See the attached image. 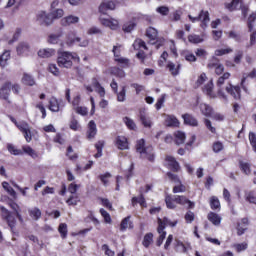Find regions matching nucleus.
I'll return each mask as SVG.
<instances>
[{"label":"nucleus","instance_id":"obj_38","mask_svg":"<svg viewBox=\"0 0 256 256\" xmlns=\"http://www.w3.org/2000/svg\"><path fill=\"white\" fill-rule=\"evenodd\" d=\"M188 41L197 45L198 43H203V38L199 35L192 34L188 36Z\"/></svg>","mask_w":256,"mask_h":256},{"label":"nucleus","instance_id":"obj_27","mask_svg":"<svg viewBox=\"0 0 256 256\" xmlns=\"http://www.w3.org/2000/svg\"><path fill=\"white\" fill-rule=\"evenodd\" d=\"M8 59H11V52L5 51L1 56H0V67L2 69H5L7 67V61Z\"/></svg>","mask_w":256,"mask_h":256},{"label":"nucleus","instance_id":"obj_22","mask_svg":"<svg viewBox=\"0 0 256 256\" xmlns=\"http://www.w3.org/2000/svg\"><path fill=\"white\" fill-rule=\"evenodd\" d=\"M29 49V43L20 42L16 48L17 55H23V53H28Z\"/></svg>","mask_w":256,"mask_h":256},{"label":"nucleus","instance_id":"obj_55","mask_svg":"<svg viewBox=\"0 0 256 256\" xmlns=\"http://www.w3.org/2000/svg\"><path fill=\"white\" fill-rule=\"evenodd\" d=\"M240 168L246 175H249V173H251V167L249 166V163L240 161Z\"/></svg>","mask_w":256,"mask_h":256},{"label":"nucleus","instance_id":"obj_29","mask_svg":"<svg viewBox=\"0 0 256 256\" xmlns=\"http://www.w3.org/2000/svg\"><path fill=\"white\" fill-rule=\"evenodd\" d=\"M157 29L153 28V27H149L146 30V37H148V39H150V41H155V39H157Z\"/></svg>","mask_w":256,"mask_h":256},{"label":"nucleus","instance_id":"obj_44","mask_svg":"<svg viewBox=\"0 0 256 256\" xmlns=\"http://www.w3.org/2000/svg\"><path fill=\"white\" fill-rule=\"evenodd\" d=\"M173 201H175V200H173V197H171L169 195L166 196L165 203H166V207L168 209H176L177 208V205H175V203H173Z\"/></svg>","mask_w":256,"mask_h":256},{"label":"nucleus","instance_id":"obj_24","mask_svg":"<svg viewBox=\"0 0 256 256\" xmlns=\"http://www.w3.org/2000/svg\"><path fill=\"white\" fill-rule=\"evenodd\" d=\"M107 9H110L111 11H113V9H115V2L113 1H109L107 3H102L99 6V11L100 13L105 14V12L107 11Z\"/></svg>","mask_w":256,"mask_h":256},{"label":"nucleus","instance_id":"obj_31","mask_svg":"<svg viewBox=\"0 0 256 256\" xmlns=\"http://www.w3.org/2000/svg\"><path fill=\"white\" fill-rule=\"evenodd\" d=\"M22 149L24 153L32 157V159H37V157H39V154H37V152L33 150V148H31L30 146H23Z\"/></svg>","mask_w":256,"mask_h":256},{"label":"nucleus","instance_id":"obj_42","mask_svg":"<svg viewBox=\"0 0 256 256\" xmlns=\"http://www.w3.org/2000/svg\"><path fill=\"white\" fill-rule=\"evenodd\" d=\"M7 149L11 155H23V152L17 148L13 144H7Z\"/></svg>","mask_w":256,"mask_h":256},{"label":"nucleus","instance_id":"obj_37","mask_svg":"<svg viewBox=\"0 0 256 256\" xmlns=\"http://www.w3.org/2000/svg\"><path fill=\"white\" fill-rule=\"evenodd\" d=\"M123 122L125 123V125L128 127V129H131L132 131H134V129L137 128V125L135 124V122L133 121V119L129 118V117H124L123 118Z\"/></svg>","mask_w":256,"mask_h":256},{"label":"nucleus","instance_id":"obj_17","mask_svg":"<svg viewBox=\"0 0 256 256\" xmlns=\"http://www.w3.org/2000/svg\"><path fill=\"white\" fill-rule=\"evenodd\" d=\"M165 125L166 127H179V120L174 115H167Z\"/></svg>","mask_w":256,"mask_h":256},{"label":"nucleus","instance_id":"obj_6","mask_svg":"<svg viewBox=\"0 0 256 256\" xmlns=\"http://www.w3.org/2000/svg\"><path fill=\"white\" fill-rule=\"evenodd\" d=\"M37 21L39 25L49 27V25H53V16H51V13L42 11L37 15Z\"/></svg>","mask_w":256,"mask_h":256},{"label":"nucleus","instance_id":"obj_50","mask_svg":"<svg viewBox=\"0 0 256 256\" xmlns=\"http://www.w3.org/2000/svg\"><path fill=\"white\" fill-rule=\"evenodd\" d=\"M126 93H127V90L125 89V86H123L122 90L119 93H116L117 101H119L120 103H123V101H125Z\"/></svg>","mask_w":256,"mask_h":256},{"label":"nucleus","instance_id":"obj_32","mask_svg":"<svg viewBox=\"0 0 256 256\" xmlns=\"http://www.w3.org/2000/svg\"><path fill=\"white\" fill-rule=\"evenodd\" d=\"M171 75H173L174 77L179 75V69H181V64L177 65V68H175V65L173 64V62L168 63L167 65Z\"/></svg>","mask_w":256,"mask_h":256},{"label":"nucleus","instance_id":"obj_60","mask_svg":"<svg viewBox=\"0 0 256 256\" xmlns=\"http://www.w3.org/2000/svg\"><path fill=\"white\" fill-rule=\"evenodd\" d=\"M234 249H236L237 253H241V251H245L247 249V243L243 242L241 244H235Z\"/></svg>","mask_w":256,"mask_h":256},{"label":"nucleus","instance_id":"obj_1","mask_svg":"<svg viewBox=\"0 0 256 256\" xmlns=\"http://www.w3.org/2000/svg\"><path fill=\"white\" fill-rule=\"evenodd\" d=\"M136 151L140 154V159H147L150 163L155 161V152L153 146L145 147V139H140L136 144Z\"/></svg>","mask_w":256,"mask_h":256},{"label":"nucleus","instance_id":"obj_61","mask_svg":"<svg viewBox=\"0 0 256 256\" xmlns=\"http://www.w3.org/2000/svg\"><path fill=\"white\" fill-rule=\"evenodd\" d=\"M219 60L217 58H213L211 62L208 63V69H216L219 66Z\"/></svg>","mask_w":256,"mask_h":256},{"label":"nucleus","instance_id":"obj_48","mask_svg":"<svg viewBox=\"0 0 256 256\" xmlns=\"http://www.w3.org/2000/svg\"><path fill=\"white\" fill-rule=\"evenodd\" d=\"M31 217H33V219H35V221H38V219L41 218V210L39 208H34L32 210L29 211Z\"/></svg>","mask_w":256,"mask_h":256},{"label":"nucleus","instance_id":"obj_13","mask_svg":"<svg viewBox=\"0 0 256 256\" xmlns=\"http://www.w3.org/2000/svg\"><path fill=\"white\" fill-rule=\"evenodd\" d=\"M226 91L234 99H236V100L241 99V88L239 86H233V85L229 84V86L226 87Z\"/></svg>","mask_w":256,"mask_h":256},{"label":"nucleus","instance_id":"obj_35","mask_svg":"<svg viewBox=\"0 0 256 256\" xmlns=\"http://www.w3.org/2000/svg\"><path fill=\"white\" fill-rule=\"evenodd\" d=\"M50 15L52 16L53 21H55V19H61V17L65 15V12L63 11V9H56L52 10L50 12Z\"/></svg>","mask_w":256,"mask_h":256},{"label":"nucleus","instance_id":"obj_9","mask_svg":"<svg viewBox=\"0 0 256 256\" xmlns=\"http://www.w3.org/2000/svg\"><path fill=\"white\" fill-rule=\"evenodd\" d=\"M165 161L167 162V167L174 173H179L181 170V166L175 157L173 156H166Z\"/></svg>","mask_w":256,"mask_h":256},{"label":"nucleus","instance_id":"obj_51","mask_svg":"<svg viewBox=\"0 0 256 256\" xmlns=\"http://www.w3.org/2000/svg\"><path fill=\"white\" fill-rule=\"evenodd\" d=\"M247 77H250V79H255L256 78V69L254 68L248 75H243L241 85L245 84V81L247 80Z\"/></svg>","mask_w":256,"mask_h":256},{"label":"nucleus","instance_id":"obj_40","mask_svg":"<svg viewBox=\"0 0 256 256\" xmlns=\"http://www.w3.org/2000/svg\"><path fill=\"white\" fill-rule=\"evenodd\" d=\"M210 207L211 209H219L221 207V203L219 202V198L212 196L210 199Z\"/></svg>","mask_w":256,"mask_h":256},{"label":"nucleus","instance_id":"obj_14","mask_svg":"<svg viewBox=\"0 0 256 256\" xmlns=\"http://www.w3.org/2000/svg\"><path fill=\"white\" fill-rule=\"evenodd\" d=\"M182 118L185 125H190V127H198L199 125V121H197V118L189 113L183 114Z\"/></svg>","mask_w":256,"mask_h":256},{"label":"nucleus","instance_id":"obj_10","mask_svg":"<svg viewBox=\"0 0 256 256\" xmlns=\"http://www.w3.org/2000/svg\"><path fill=\"white\" fill-rule=\"evenodd\" d=\"M119 47H121V45L119 46H114L113 47V54L115 57V61L117 63H119L121 65V67L125 68V67H129V59L127 58H119L120 57V53L121 51L119 50Z\"/></svg>","mask_w":256,"mask_h":256},{"label":"nucleus","instance_id":"obj_46","mask_svg":"<svg viewBox=\"0 0 256 256\" xmlns=\"http://www.w3.org/2000/svg\"><path fill=\"white\" fill-rule=\"evenodd\" d=\"M256 20V13H252L249 17H248V31L251 33V31H253V23H255Z\"/></svg>","mask_w":256,"mask_h":256},{"label":"nucleus","instance_id":"obj_20","mask_svg":"<svg viewBox=\"0 0 256 256\" xmlns=\"http://www.w3.org/2000/svg\"><path fill=\"white\" fill-rule=\"evenodd\" d=\"M53 55H55V49L47 48L38 51V57H42L43 59H49Z\"/></svg>","mask_w":256,"mask_h":256},{"label":"nucleus","instance_id":"obj_15","mask_svg":"<svg viewBox=\"0 0 256 256\" xmlns=\"http://www.w3.org/2000/svg\"><path fill=\"white\" fill-rule=\"evenodd\" d=\"M139 119L142 125H144L145 127L151 128V126L153 125V122H151V118H149V116H147V114L145 113V109H141L139 111Z\"/></svg>","mask_w":256,"mask_h":256},{"label":"nucleus","instance_id":"obj_36","mask_svg":"<svg viewBox=\"0 0 256 256\" xmlns=\"http://www.w3.org/2000/svg\"><path fill=\"white\" fill-rule=\"evenodd\" d=\"M151 243H153V233H147L144 236L142 245H144L147 248H149V245H151Z\"/></svg>","mask_w":256,"mask_h":256},{"label":"nucleus","instance_id":"obj_16","mask_svg":"<svg viewBox=\"0 0 256 256\" xmlns=\"http://www.w3.org/2000/svg\"><path fill=\"white\" fill-rule=\"evenodd\" d=\"M95 135H97V124H95V121L91 120L88 124L87 137L88 139H93Z\"/></svg>","mask_w":256,"mask_h":256},{"label":"nucleus","instance_id":"obj_28","mask_svg":"<svg viewBox=\"0 0 256 256\" xmlns=\"http://www.w3.org/2000/svg\"><path fill=\"white\" fill-rule=\"evenodd\" d=\"M116 145L118 149H120L121 151H124V149H127L128 147L127 138L118 136L116 140Z\"/></svg>","mask_w":256,"mask_h":256},{"label":"nucleus","instance_id":"obj_62","mask_svg":"<svg viewBox=\"0 0 256 256\" xmlns=\"http://www.w3.org/2000/svg\"><path fill=\"white\" fill-rule=\"evenodd\" d=\"M246 201H248L249 203H253L254 205H256V197H255V194H253V192H249L248 194H246Z\"/></svg>","mask_w":256,"mask_h":256},{"label":"nucleus","instance_id":"obj_11","mask_svg":"<svg viewBox=\"0 0 256 256\" xmlns=\"http://www.w3.org/2000/svg\"><path fill=\"white\" fill-rule=\"evenodd\" d=\"M173 201L178 205H188V209H193L195 207V202H191V200L187 199L185 196L175 195L173 196Z\"/></svg>","mask_w":256,"mask_h":256},{"label":"nucleus","instance_id":"obj_7","mask_svg":"<svg viewBox=\"0 0 256 256\" xmlns=\"http://www.w3.org/2000/svg\"><path fill=\"white\" fill-rule=\"evenodd\" d=\"M17 128L21 133H23L27 143H31L33 139V135H31V126H29L27 122L23 121L17 124Z\"/></svg>","mask_w":256,"mask_h":256},{"label":"nucleus","instance_id":"obj_53","mask_svg":"<svg viewBox=\"0 0 256 256\" xmlns=\"http://www.w3.org/2000/svg\"><path fill=\"white\" fill-rule=\"evenodd\" d=\"M159 237L156 241V245L157 247H161L163 245V241H165V237L167 236V232L162 231L161 233H159Z\"/></svg>","mask_w":256,"mask_h":256},{"label":"nucleus","instance_id":"obj_63","mask_svg":"<svg viewBox=\"0 0 256 256\" xmlns=\"http://www.w3.org/2000/svg\"><path fill=\"white\" fill-rule=\"evenodd\" d=\"M68 205H77L79 203V197L77 196H70L69 199L66 201Z\"/></svg>","mask_w":256,"mask_h":256},{"label":"nucleus","instance_id":"obj_33","mask_svg":"<svg viewBox=\"0 0 256 256\" xmlns=\"http://www.w3.org/2000/svg\"><path fill=\"white\" fill-rule=\"evenodd\" d=\"M49 109H50V111H53L54 113H57L59 111V102H57L56 98L50 99Z\"/></svg>","mask_w":256,"mask_h":256},{"label":"nucleus","instance_id":"obj_30","mask_svg":"<svg viewBox=\"0 0 256 256\" xmlns=\"http://www.w3.org/2000/svg\"><path fill=\"white\" fill-rule=\"evenodd\" d=\"M174 137H175L176 145H183V143H185V133L184 132L177 131L174 134Z\"/></svg>","mask_w":256,"mask_h":256},{"label":"nucleus","instance_id":"obj_8","mask_svg":"<svg viewBox=\"0 0 256 256\" xmlns=\"http://www.w3.org/2000/svg\"><path fill=\"white\" fill-rule=\"evenodd\" d=\"M9 95H11V82L7 81L0 88V99L11 103V101H9Z\"/></svg>","mask_w":256,"mask_h":256},{"label":"nucleus","instance_id":"obj_59","mask_svg":"<svg viewBox=\"0 0 256 256\" xmlns=\"http://www.w3.org/2000/svg\"><path fill=\"white\" fill-rule=\"evenodd\" d=\"M204 124L209 131H211L212 133H217V129H215V127H213V125L211 124V120L204 119Z\"/></svg>","mask_w":256,"mask_h":256},{"label":"nucleus","instance_id":"obj_5","mask_svg":"<svg viewBox=\"0 0 256 256\" xmlns=\"http://www.w3.org/2000/svg\"><path fill=\"white\" fill-rule=\"evenodd\" d=\"M2 211V219L8 223V226L10 227L12 233H15V225L17 223V220H15V216L11 215V212L7 210L5 207H1Z\"/></svg>","mask_w":256,"mask_h":256},{"label":"nucleus","instance_id":"obj_34","mask_svg":"<svg viewBox=\"0 0 256 256\" xmlns=\"http://www.w3.org/2000/svg\"><path fill=\"white\" fill-rule=\"evenodd\" d=\"M135 203H139L141 207H147V202L145 201V197L143 196V194H141L140 197L132 198V205H135Z\"/></svg>","mask_w":256,"mask_h":256},{"label":"nucleus","instance_id":"obj_58","mask_svg":"<svg viewBox=\"0 0 256 256\" xmlns=\"http://www.w3.org/2000/svg\"><path fill=\"white\" fill-rule=\"evenodd\" d=\"M241 59H243V50H238L236 51V55L234 57V63L239 65V63H241Z\"/></svg>","mask_w":256,"mask_h":256},{"label":"nucleus","instance_id":"obj_21","mask_svg":"<svg viewBox=\"0 0 256 256\" xmlns=\"http://www.w3.org/2000/svg\"><path fill=\"white\" fill-rule=\"evenodd\" d=\"M127 229H133V222H131V216L124 218L120 224V231H126Z\"/></svg>","mask_w":256,"mask_h":256},{"label":"nucleus","instance_id":"obj_25","mask_svg":"<svg viewBox=\"0 0 256 256\" xmlns=\"http://www.w3.org/2000/svg\"><path fill=\"white\" fill-rule=\"evenodd\" d=\"M22 83L23 85H28L29 87H33V85H35V79L33 78V76L27 73H24L22 77Z\"/></svg>","mask_w":256,"mask_h":256},{"label":"nucleus","instance_id":"obj_52","mask_svg":"<svg viewBox=\"0 0 256 256\" xmlns=\"http://www.w3.org/2000/svg\"><path fill=\"white\" fill-rule=\"evenodd\" d=\"M223 148V143L219 141L213 143L212 149L214 153H221V151H223Z\"/></svg>","mask_w":256,"mask_h":256},{"label":"nucleus","instance_id":"obj_39","mask_svg":"<svg viewBox=\"0 0 256 256\" xmlns=\"http://www.w3.org/2000/svg\"><path fill=\"white\" fill-rule=\"evenodd\" d=\"M2 187L7 191V193H9V195H11V197H15L17 195L13 187L9 186V182H3Z\"/></svg>","mask_w":256,"mask_h":256},{"label":"nucleus","instance_id":"obj_45","mask_svg":"<svg viewBox=\"0 0 256 256\" xmlns=\"http://www.w3.org/2000/svg\"><path fill=\"white\" fill-rule=\"evenodd\" d=\"M112 175L109 172H106L105 174H100L98 176V179H100V181H102L103 185L107 186V183H109V180L107 179H111Z\"/></svg>","mask_w":256,"mask_h":256},{"label":"nucleus","instance_id":"obj_57","mask_svg":"<svg viewBox=\"0 0 256 256\" xmlns=\"http://www.w3.org/2000/svg\"><path fill=\"white\" fill-rule=\"evenodd\" d=\"M157 13H160V15L167 16L169 15V7L167 6H160L156 9Z\"/></svg>","mask_w":256,"mask_h":256},{"label":"nucleus","instance_id":"obj_49","mask_svg":"<svg viewBox=\"0 0 256 256\" xmlns=\"http://www.w3.org/2000/svg\"><path fill=\"white\" fill-rule=\"evenodd\" d=\"M229 77H231V74L229 72H226L223 74V76L219 77L217 81V87H221L222 85H224L225 80L229 79Z\"/></svg>","mask_w":256,"mask_h":256},{"label":"nucleus","instance_id":"obj_23","mask_svg":"<svg viewBox=\"0 0 256 256\" xmlns=\"http://www.w3.org/2000/svg\"><path fill=\"white\" fill-rule=\"evenodd\" d=\"M102 25H105V27H110V29L115 30L117 27H119V22L115 19H102Z\"/></svg>","mask_w":256,"mask_h":256},{"label":"nucleus","instance_id":"obj_56","mask_svg":"<svg viewBox=\"0 0 256 256\" xmlns=\"http://www.w3.org/2000/svg\"><path fill=\"white\" fill-rule=\"evenodd\" d=\"M184 219L187 223H193V221H195V213L188 211L185 214Z\"/></svg>","mask_w":256,"mask_h":256},{"label":"nucleus","instance_id":"obj_3","mask_svg":"<svg viewBox=\"0 0 256 256\" xmlns=\"http://www.w3.org/2000/svg\"><path fill=\"white\" fill-rule=\"evenodd\" d=\"M240 3V9L242 11V15L244 19L247 18V14L249 13V6L243 4V0H232L231 3H228L225 5L226 9H229L230 11H235L237 9V5Z\"/></svg>","mask_w":256,"mask_h":256},{"label":"nucleus","instance_id":"obj_18","mask_svg":"<svg viewBox=\"0 0 256 256\" xmlns=\"http://www.w3.org/2000/svg\"><path fill=\"white\" fill-rule=\"evenodd\" d=\"M75 23H79V17L69 15L61 20V25L67 27V25H73Z\"/></svg>","mask_w":256,"mask_h":256},{"label":"nucleus","instance_id":"obj_26","mask_svg":"<svg viewBox=\"0 0 256 256\" xmlns=\"http://www.w3.org/2000/svg\"><path fill=\"white\" fill-rule=\"evenodd\" d=\"M200 111L205 117H212L213 115V108L207 104H201Z\"/></svg>","mask_w":256,"mask_h":256},{"label":"nucleus","instance_id":"obj_47","mask_svg":"<svg viewBox=\"0 0 256 256\" xmlns=\"http://www.w3.org/2000/svg\"><path fill=\"white\" fill-rule=\"evenodd\" d=\"M58 231H59L62 239H65L67 237V225L65 223H61L59 225Z\"/></svg>","mask_w":256,"mask_h":256},{"label":"nucleus","instance_id":"obj_54","mask_svg":"<svg viewBox=\"0 0 256 256\" xmlns=\"http://www.w3.org/2000/svg\"><path fill=\"white\" fill-rule=\"evenodd\" d=\"M249 141L252 146L253 151L256 153V135L253 132L249 133Z\"/></svg>","mask_w":256,"mask_h":256},{"label":"nucleus","instance_id":"obj_41","mask_svg":"<svg viewBox=\"0 0 256 256\" xmlns=\"http://www.w3.org/2000/svg\"><path fill=\"white\" fill-rule=\"evenodd\" d=\"M136 26L137 24H135L134 22H127L123 25L122 29L125 33H131V31H133Z\"/></svg>","mask_w":256,"mask_h":256},{"label":"nucleus","instance_id":"obj_19","mask_svg":"<svg viewBox=\"0 0 256 256\" xmlns=\"http://www.w3.org/2000/svg\"><path fill=\"white\" fill-rule=\"evenodd\" d=\"M207 219L208 221H210V223L214 224L216 227H219V225H221V216H219V214L217 213H214V212L208 213Z\"/></svg>","mask_w":256,"mask_h":256},{"label":"nucleus","instance_id":"obj_64","mask_svg":"<svg viewBox=\"0 0 256 256\" xmlns=\"http://www.w3.org/2000/svg\"><path fill=\"white\" fill-rule=\"evenodd\" d=\"M229 37H230V39H235L237 41V43H241V35L237 34L235 31H230Z\"/></svg>","mask_w":256,"mask_h":256},{"label":"nucleus","instance_id":"obj_2","mask_svg":"<svg viewBox=\"0 0 256 256\" xmlns=\"http://www.w3.org/2000/svg\"><path fill=\"white\" fill-rule=\"evenodd\" d=\"M75 59L79 61L77 54H73L71 52H60L58 54L57 63L64 69H71V67H73V60Z\"/></svg>","mask_w":256,"mask_h":256},{"label":"nucleus","instance_id":"obj_43","mask_svg":"<svg viewBox=\"0 0 256 256\" xmlns=\"http://www.w3.org/2000/svg\"><path fill=\"white\" fill-rule=\"evenodd\" d=\"M112 75H115L116 77H120L121 79L125 77V71L119 67H114L111 69Z\"/></svg>","mask_w":256,"mask_h":256},{"label":"nucleus","instance_id":"obj_12","mask_svg":"<svg viewBox=\"0 0 256 256\" xmlns=\"http://www.w3.org/2000/svg\"><path fill=\"white\" fill-rule=\"evenodd\" d=\"M158 225H159L157 228L158 233H163V231L165 230V225H169L170 227H175L177 225V220L174 222H171L167 217H164L163 220L159 218Z\"/></svg>","mask_w":256,"mask_h":256},{"label":"nucleus","instance_id":"obj_4","mask_svg":"<svg viewBox=\"0 0 256 256\" xmlns=\"http://www.w3.org/2000/svg\"><path fill=\"white\" fill-rule=\"evenodd\" d=\"M188 19H190L192 23H195L196 21H202L201 27L203 29H205V27H207V23L211 21V19L209 18V11H205V10L200 11L197 17L188 15Z\"/></svg>","mask_w":256,"mask_h":256}]
</instances>
